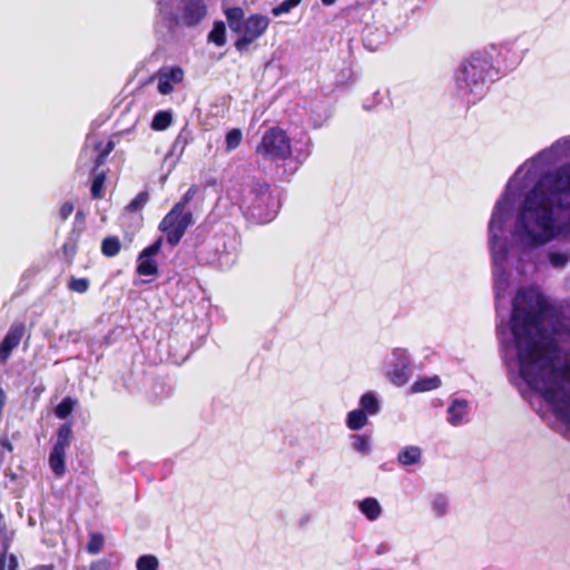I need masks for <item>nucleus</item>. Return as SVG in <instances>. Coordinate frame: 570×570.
Returning <instances> with one entry per match:
<instances>
[{
  "mask_svg": "<svg viewBox=\"0 0 570 570\" xmlns=\"http://www.w3.org/2000/svg\"><path fill=\"white\" fill-rule=\"evenodd\" d=\"M551 299L521 287L507 326H498L511 382L553 430L570 433V328L558 326Z\"/></svg>",
  "mask_w": 570,
  "mask_h": 570,
  "instance_id": "1",
  "label": "nucleus"
},
{
  "mask_svg": "<svg viewBox=\"0 0 570 570\" xmlns=\"http://www.w3.org/2000/svg\"><path fill=\"white\" fill-rule=\"evenodd\" d=\"M570 157V136L557 140L550 148L525 161L507 185L505 191L497 202L489 223L490 245L493 262V281L499 303L510 286L509 267L514 255L528 248L544 245L559 237L570 238V232H556L553 236L540 235L537 222L540 208L547 207L542 198H552L551 208L557 225L570 220V197L566 206L558 204L554 193L561 170L546 169L563 158Z\"/></svg>",
  "mask_w": 570,
  "mask_h": 570,
  "instance_id": "2",
  "label": "nucleus"
},
{
  "mask_svg": "<svg viewBox=\"0 0 570 570\" xmlns=\"http://www.w3.org/2000/svg\"><path fill=\"white\" fill-rule=\"evenodd\" d=\"M207 14L204 0H158L157 24L173 30L176 27H194Z\"/></svg>",
  "mask_w": 570,
  "mask_h": 570,
  "instance_id": "3",
  "label": "nucleus"
},
{
  "mask_svg": "<svg viewBox=\"0 0 570 570\" xmlns=\"http://www.w3.org/2000/svg\"><path fill=\"white\" fill-rule=\"evenodd\" d=\"M228 27L236 35L235 48L245 51L259 39L268 29L271 20L267 16L255 13L245 17L244 10L239 7L225 10Z\"/></svg>",
  "mask_w": 570,
  "mask_h": 570,
  "instance_id": "4",
  "label": "nucleus"
},
{
  "mask_svg": "<svg viewBox=\"0 0 570 570\" xmlns=\"http://www.w3.org/2000/svg\"><path fill=\"white\" fill-rule=\"evenodd\" d=\"M491 59L487 52H475L465 60L455 75L460 92L470 99L478 98L484 92L485 79L491 72Z\"/></svg>",
  "mask_w": 570,
  "mask_h": 570,
  "instance_id": "5",
  "label": "nucleus"
},
{
  "mask_svg": "<svg viewBox=\"0 0 570 570\" xmlns=\"http://www.w3.org/2000/svg\"><path fill=\"white\" fill-rule=\"evenodd\" d=\"M239 206L250 219L265 224L275 217L279 203L267 184L256 183L244 189Z\"/></svg>",
  "mask_w": 570,
  "mask_h": 570,
  "instance_id": "6",
  "label": "nucleus"
},
{
  "mask_svg": "<svg viewBox=\"0 0 570 570\" xmlns=\"http://www.w3.org/2000/svg\"><path fill=\"white\" fill-rule=\"evenodd\" d=\"M193 223V214L189 210H180L179 206H174L160 222L159 229L165 234L167 243L175 246Z\"/></svg>",
  "mask_w": 570,
  "mask_h": 570,
  "instance_id": "7",
  "label": "nucleus"
},
{
  "mask_svg": "<svg viewBox=\"0 0 570 570\" xmlns=\"http://www.w3.org/2000/svg\"><path fill=\"white\" fill-rule=\"evenodd\" d=\"M291 153L289 140L286 134L278 128L266 131L257 147V154L266 159H285Z\"/></svg>",
  "mask_w": 570,
  "mask_h": 570,
  "instance_id": "8",
  "label": "nucleus"
},
{
  "mask_svg": "<svg viewBox=\"0 0 570 570\" xmlns=\"http://www.w3.org/2000/svg\"><path fill=\"white\" fill-rule=\"evenodd\" d=\"M385 375L397 386L407 383L410 377V363L405 350L395 348L384 363Z\"/></svg>",
  "mask_w": 570,
  "mask_h": 570,
  "instance_id": "9",
  "label": "nucleus"
},
{
  "mask_svg": "<svg viewBox=\"0 0 570 570\" xmlns=\"http://www.w3.org/2000/svg\"><path fill=\"white\" fill-rule=\"evenodd\" d=\"M154 78L157 81L158 92L169 95L184 81L185 72L178 66H167L160 68Z\"/></svg>",
  "mask_w": 570,
  "mask_h": 570,
  "instance_id": "10",
  "label": "nucleus"
},
{
  "mask_svg": "<svg viewBox=\"0 0 570 570\" xmlns=\"http://www.w3.org/2000/svg\"><path fill=\"white\" fill-rule=\"evenodd\" d=\"M163 239L158 238L155 243L146 247L138 256L137 273L144 276L157 274V263L154 258L160 250Z\"/></svg>",
  "mask_w": 570,
  "mask_h": 570,
  "instance_id": "11",
  "label": "nucleus"
},
{
  "mask_svg": "<svg viewBox=\"0 0 570 570\" xmlns=\"http://www.w3.org/2000/svg\"><path fill=\"white\" fill-rule=\"evenodd\" d=\"M469 403L462 399H453L448 407V422L453 426H459L469 421Z\"/></svg>",
  "mask_w": 570,
  "mask_h": 570,
  "instance_id": "12",
  "label": "nucleus"
},
{
  "mask_svg": "<svg viewBox=\"0 0 570 570\" xmlns=\"http://www.w3.org/2000/svg\"><path fill=\"white\" fill-rule=\"evenodd\" d=\"M24 333L23 325H12L7 333L6 337L3 338L2 343L0 344V360L2 362H6L9 357L11 351L16 348Z\"/></svg>",
  "mask_w": 570,
  "mask_h": 570,
  "instance_id": "13",
  "label": "nucleus"
},
{
  "mask_svg": "<svg viewBox=\"0 0 570 570\" xmlns=\"http://www.w3.org/2000/svg\"><path fill=\"white\" fill-rule=\"evenodd\" d=\"M70 438H71V426L70 424L66 423L60 426L57 435V441L53 445V449L51 452H58L60 454L66 455V450L70 445Z\"/></svg>",
  "mask_w": 570,
  "mask_h": 570,
  "instance_id": "14",
  "label": "nucleus"
},
{
  "mask_svg": "<svg viewBox=\"0 0 570 570\" xmlns=\"http://www.w3.org/2000/svg\"><path fill=\"white\" fill-rule=\"evenodd\" d=\"M361 512L371 521L376 520L381 513L382 508L379 501L374 498H366L358 503Z\"/></svg>",
  "mask_w": 570,
  "mask_h": 570,
  "instance_id": "15",
  "label": "nucleus"
},
{
  "mask_svg": "<svg viewBox=\"0 0 570 570\" xmlns=\"http://www.w3.org/2000/svg\"><path fill=\"white\" fill-rule=\"evenodd\" d=\"M397 460L402 465L417 463L421 460V449L417 446H406L400 451Z\"/></svg>",
  "mask_w": 570,
  "mask_h": 570,
  "instance_id": "16",
  "label": "nucleus"
},
{
  "mask_svg": "<svg viewBox=\"0 0 570 570\" xmlns=\"http://www.w3.org/2000/svg\"><path fill=\"white\" fill-rule=\"evenodd\" d=\"M208 41L222 47L226 43V28L223 21H216L208 35Z\"/></svg>",
  "mask_w": 570,
  "mask_h": 570,
  "instance_id": "17",
  "label": "nucleus"
},
{
  "mask_svg": "<svg viewBox=\"0 0 570 570\" xmlns=\"http://www.w3.org/2000/svg\"><path fill=\"white\" fill-rule=\"evenodd\" d=\"M173 121V115L168 110L157 111L151 120V128L154 130H165Z\"/></svg>",
  "mask_w": 570,
  "mask_h": 570,
  "instance_id": "18",
  "label": "nucleus"
},
{
  "mask_svg": "<svg viewBox=\"0 0 570 570\" xmlns=\"http://www.w3.org/2000/svg\"><path fill=\"white\" fill-rule=\"evenodd\" d=\"M440 384H441V380L439 379V376L425 377V379L416 381L411 386V392L419 393V392L431 391V390L439 387Z\"/></svg>",
  "mask_w": 570,
  "mask_h": 570,
  "instance_id": "19",
  "label": "nucleus"
},
{
  "mask_svg": "<svg viewBox=\"0 0 570 570\" xmlns=\"http://www.w3.org/2000/svg\"><path fill=\"white\" fill-rule=\"evenodd\" d=\"M367 423V416L363 410H353L347 415V426L351 430H360Z\"/></svg>",
  "mask_w": 570,
  "mask_h": 570,
  "instance_id": "20",
  "label": "nucleus"
},
{
  "mask_svg": "<svg viewBox=\"0 0 570 570\" xmlns=\"http://www.w3.org/2000/svg\"><path fill=\"white\" fill-rule=\"evenodd\" d=\"M361 407L370 415L376 414L380 410L379 401L374 393H365L360 401Z\"/></svg>",
  "mask_w": 570,
  "mask_h": 570,
  "instance_id": "21",
  "label": "nucleus"
},
{
  "mask_svg": "<svg viewBox=\"0 0 570 570\" xmlns=\"http://www.w3.org/2000/svg\"><path fill=\"white\" fill-rule=\"evenodd\" d=\"M120 250V240L117 237H107L102 240L101 252L107 257L116 256Z\"/></svg>",
  "mask_w": 570,
  "mask_h": 570,
  "instance_id": "22",
  "label": "nucleus"
},
{
  "mask_svg": "<svg viewBox=\"0 0 570 570\" xmlns=\"http://www.w3.org/2000/svg\"><path fill=\"white\" fill-rule=\"evenodd\" d=\"M548 259L553 267L562 268L568 264L570 254L568 252L550 250L548 253Z\"/></svg>",
  "mask_w": 570,
  "mask_h": 570,
  "instance_id": "23",
  "label": "nucleus"
},
{
  "mask_svg": "<svg viewBox=\"0 0 570 570\" xmlns=\"http://www.w3.org/2000/svg\"><path fill=\"white\" fill-rule=\"evenodd\" d=\"M65 454L51 452L49 456V464L52 472L57 476H61L65 473Z\"/></svg>",
  "mask_w": 570,
  "mask_h": 570,
  "instance_id": "24",
  "label": "nucleus"
},
{
  "mask_svg": "<svg viewBox=\"0 0 570 570\" xmlns=\"http://www.w3.org/2000/svg\"><path fill=\"white\" fill-rule=\"evenodd\" d=\"M243 139V134L239 129H230L225 137L226 151L229 153L236 149Z\"/></svg>",
  "mask_w": 570,
  "mask_h": 570,
  "instance_id": "25",
  "label": "nucleus"
},
{
  "mask_svg": "<svg viewBox=\"0 0 570 570\" xmlns=\"http://www.w3.org/2000/svg\"><path fill=\"white\" fill-rule=\"evenodd\" d=\"M432 510L436 517H443L449 510V500L444 495H436L432 501Z\"/></svg>",
  "mask_w": 570,
  "mask_h": 570,
  "instance_id": "26",
  "label": "nucleus"
},
{
  "mask_svg": "<svg viewBox=\"0 0 570 570\" xmlns=\"http://www.w3.org/2000/svg\"><path fill=\"white\" fill-rule=\"evenodd\" d=\"M76 401L70 397L63 399L56 407L55 414L59 419H66L73 410Z\"/></svg>",
  "mask_w": 570,
  "mask_h": 570,
  "instance_id": "27",
  "label": "nucleus"
},
{
  "mask_svg": "<svg viewBox=\"0 0 570 570\" xmlns=\"http://www.w3.org/2000/svg\"><path fill=\"white\" fill-rule=\"evenodd\" d=\"M136 567L137 570H157L158 560L154 556L146 554L137 560Z\"/></svg>",
  "mask_w": 570,
  "mask_h": 570,
  "instance_id": "28",
  "label": "nucleus"
},
{
  "mask_svg": "<svg viewBox=\"0 0 570 570\" xmlns=\"http://www.w3.org/2000/svg\"><path fill=\"white\" fill-rule=\"evenodd\" d=\"M301 1L302 0H284L281 4L272 9V13L275 17L288 13L292 9L296 8Z\"/></svg>",
  "mask_w": 570,
  "mask_h": 570,
  "instance_id": "29",
  "label": "nucleus"
},
{
  "mask_svg": "<svg viewBox=\"0 0 570 570\" xmlns=\"http://www.w3.org/2000/svg\"><path fill=\"white\" fill-rule=\"evenodd\" d=\"M353 449L360 453L367 454L370 452V440L365 435H353Z\"/></svg>",
  "mask_w": 570,
  "mask_h": 570,
  "instance_id": "30",
  "label": "nucleus"
},
{
  "mask_svg": "<svg viewBox=\"0 0 570 570\" xmlns=\"http://www.w3.org/2000/svg\"><path fill=\"white\" fill-rule=\"evenodd\" d=\"M105 184V174L99 173L96 174L92 180L91 185V195L94 198H101L102 197V187Z\"/></svg>",
  "mask_w": 570,
  "mask_h": 570,
  "instance_id": "31",
  "label": "nucleus"
},
{
  "mask_svg": "<svg viewBox=\"0 0 570 570\" xmlns=\"http://www.w3.org/2000/svg\"><path fill=\"white\" fill-rule=\"evenodd\" d=\"M104 546V538L101 534L95 533L91 534L90 540L87 546V550L91 554H96L100 552Z\"/></svg>",
  "mask_w": 570,
  "mask_h": 570,
  "instance_id": "32",
  "label": "nucleus"
},
{
  "mask_svg": "<svg viewBox=\"0 0 570 570\" xmlns=\"http://www.w3.org/2000/svg\"><path fill=\"white\" fill-rule=\"evenodd\" d=\"M69 289L77 293H85L89 287V282L87 278H72L68 285Z\"/></svg>",
  "mask_w": 570,
  "mask_h": 570,
  "instance_id": "33",
  "label": "nucleus"
},
{
  "mask_svg": "<svg viewBox=\"0 0 570 570\" xmlns=\"http://www.w3.org/2000/svg\"><path fill=\"white\" fill-rule=\"evenodd\" d=\"M196 193H197V187L196 186H191L185 193V195L181 197V199L178 203H176L174 206H179L180 210H186L187 205L193 200V198L196 195Z\"/></svg>",
  "mask_w": 570,
  "mask_h": 570,
  "instance_id": "34",
  "label": "nucleus"
},
{
  "mask_svg": "<svg viewBox=\"0 0 570 570\" xmlns=\"http://www.w3.org/2000/svg\"><path fill=\"white\" fill-rule=\"evenodd\" d=\"M148 200V195L145 193H140L137 195L128 205V208L131 210H136L141 208Z\"/></svg>",
  "mask_w": 570,
  "mask_h": 570,
  "instance_id": "35",
  "label": "nucleus"
},
{
  "mask_svg": "<svg viewBox=\"0 0 570 570\" xmlns=\"http://www.w3.org/2000/svg\"><path fill=\"white\" fill-rule=\"evenodd\" d=\"M73 212V205L69 202L65 203L59 210L60 217L67 219Z\"/></svg>",
  "mask_w": 570,
  "mask_h": 570,
  "instance_id": "36",
  "label": "nucleus"
},
{
  "mask_svg": "<svg viewBox=\"0 0 570 570\" xmlns=\"http://www.w3.org/2000/svg\"><path fill=\"white\" fill-rule=\"evenodd\" d=\"M7 560H8V569L16 570L18 567L17 557L14 554H10V556H7Z\"/></svg>",
  "mask_w": 570,
  "mask_h": 570,
  "instance_id": "37",
  "label": "nucleus"
},
{
  "mask_svg": "<svg viewBox=\"0 0 570 570\" xmlns=\"http://www.w3.org/2000/svg\"><path fill=\"white\" fill-rule=\"evenodd\" d=\"M90 570H108V563L106 561H97L90 566Z\"/></svg>",
  "mask_w": 570,
  "mask_h": 570,
  "instance_id": "38",
  "label": "nucleus"
},
{
  "mask_svg": "<svg viewBox=\"0 0 570 570\" xmlns=\"http://www.w3.org/2000/svg\"><path fill=\"white\" fill-rule=\"evenodd\" d=\"M0 445L6 449L7 451L11 452L12 451V445L11 443L9 442L8 439L3 438L0 440Z\"/></svg>",
  "mask_w": 570,
  "mask_h": 570,
  "instance_id": "39",
  "label": "nucleus"
},
{
  "mask_svg": "<svg viewBox=\"0 0 570 570\" xmlns=\"http://www.w3.org/2000/svg\"><path fill=\"white\" fill-rule=\"evenodd\" d=\"M6 563H7V554L3 553L2 556H0V570H4Z\"/></svg>",
  "mask_w": 570,
  "mask_h": 570,
  "instance_id": "40",
  "label": "nucleus"
},
{
  "mask_svg": "<svg viewBox=\"0 0 570 570\" xmlns=\"http://www.w3.org/2000/svg\"><path fill=\"white\" fill-rule=\"evenodd\" d=\"M31 570H53L52 566H37L32 568Z\"/></svg>",
  "mask_w": 570,
  "mask_h": 570,
  "instance_id": "41",
  "label": "nucleus"
},
{
  "mask_svg": "<svg viewBox=\"0 0 570 570\" xmlns=\"http://www.w3.org/2000/svg\"><path fill=\"white\" fill-rule=\"evenodd\" d=\"M335 2H336V0H322V3H323L324 6H332V4H334Z\"/></svg>",
  "mask_w": 570,
  "mask_h": 570,
  "instance_id": "42",
  "label": "nucleus"
},
{
  "mask_svg": "<svg viewBox=\"0 0 570 570\" xmlns=\"http://www.w3.org/2000/svg\"><path fill=\"white\" fill-rule=\"evenodd\" d=\"M101 163H104V157H102V156H99V160H98L97 166H98V165H100Z\"/></svg>",
  "mask_w": 570,
  "mask_h": 570,
  "instance_id": "43",
  "label": "nucleus"
},
{
  "mask_svg": "<svg viewBox=\"0 0 570 570\" xmlns=\"http://www.w3.org/2000/svg\"><path fill=\"white\" fill-rule=\"evenodd\" d=\"M111 144H109V148L107 149V153H110Z\"/></svg>",
  "mask_w": 570,
  "mask_h": 570,
  "instance_id": "44",
  "label": "nucleus"
}]
</instances>
